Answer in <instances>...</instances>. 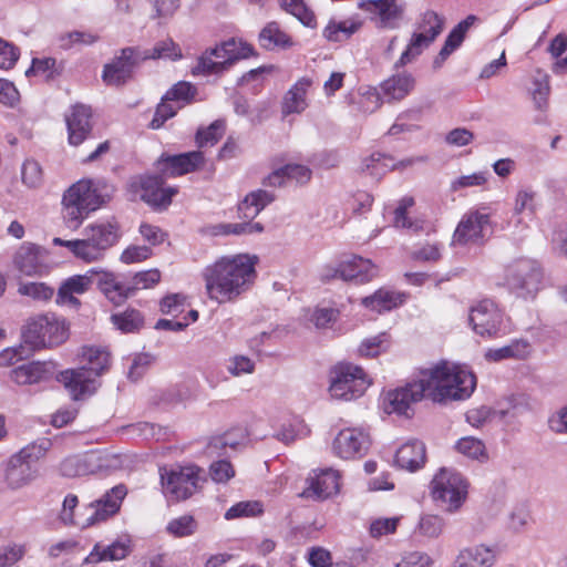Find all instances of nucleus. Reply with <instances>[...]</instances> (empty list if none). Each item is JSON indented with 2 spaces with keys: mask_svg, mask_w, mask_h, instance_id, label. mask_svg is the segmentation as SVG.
<instances>
[{
  "mask_svg": "<svg viewBox=\"0 0 567 567\" xmlns=\"http://www.w3.org/2000/svg\"><path fill=\"white\" fill-rule=\"evenodd\" d=\"M126 493L127 491L124 485L114 486L101 499L85 508L87 512L85 517H82V515L75 516L74 509L79 504L78 497L73 494H68L63 501L59 517L64 525H76L82 528L92 526L116 514Z\"/></svg>",
  "mask_w": 567,
  "mask_h": 567,
  "instance_id": "nucleus-4",
  "label": "nucleus"
},
{
  "mask_svg": "<svg viewBox=\"0 0 567 567\" xmlns=\"http://www.w3.org/2000/svg\"><path fill=\"white\" fill-rule=\"evenodd\" d=\"M476 386L475 375L465 368L442 361L421 370L416 379L404 386L389 391L383 399L386 413L411 416L412 405L423 398L443 403L470 398Z\"/></svg>",
  "mask_w": 567,
  "mask_h": 567,
  "instance_id": "nucleus-1",
  "label": "nucleus"
},
{
  "mask_svg": "<svg viewBox=\"0 0 567 567\" xmlns=\"http://www.w3.org/2000/svg\"><path fill=\"white\" fill-rule=\"evenodd\" d=\"M204 163V155L199 151L179 155L162 157L158 169L169 176H179L197 169Z\"/></svg>",
  "mask_w": 567,
  "mask_h": 567,
  "instance_id": "nucleus-23",
  "label": "nucleus"
},
{
  "mask_svg": "<svg viewBox=\"0 0 567 567\" xmlns=\"http://www.w3.org/2000/svg\"><path fill=\"white\" fill-rule=\"evenodd\" d=\"M436 38L426 32L413 33L409 45L402 52L400 59L394 63V68L399 69L415 60Z\"/></svg>",
  "mask_w": 567,
  "mask_h": 567,
  "instance_id": "nucleus-37",
  "label": "nucleus"
},
{
  "mask_svg": "<svg viewBox=\"0 0 567 567\" xmlns=\"http://www.w3.org/2000/svg\"><path fill=\"white\" fill-rule=\"evenodd\" d=\"M42 169L38 162L28 159L22 165V182L31 188L42 184Z\"/></svg>",
  "mask_w": 567,
  "mask_h": 567,
  "instance_id": "nucleus-64",
  "label": "nucleus"
},
{
  "mask_svg": "<svg viewBox=\"0 0 567 567\" xmlns=\"http://www.w3.org/2000/svg\"><path fill=\"white\" fill-rule=\"evenodd\" d=\"M536 196V192L530 186L518 188L514 197V215H522L525 212L532 215L535 214L537 209Z\"/></svg>",
  "mask_w": 567,
  "mask_h": 567,
  "instance_id": "nucleus-47",
  "label": "nucleus"
},
{
  "mask_svg": "<svg viewBox=\"0 0 567 567\" xmlns=\"http://www.w3.org/2000/svg\"><path fill=\"white\" fill-rule=\"evenodd\" d=\"M182 105H175L171 101H164V96L155 109L153 120L150 123V127L153 130L161 128L166 121L174 117Z\"/></svg>",
  "mask_w": 567,
  "mask_h": 567,
  "instance_id": "nucleus-58",
  "label": "nucleus"
},
{
  "mask_svg": "<svg viewBox=\"0 0 567 567\" xmlns=\"http://www.w3.org/2000/svg\"><path fill=\"white\" fill-rule=\"evenodd\" d=\"M225 132V122L214 121L208 127L199 128L196 133V143L199 147L213 146L223 137Z\"/></svg>",
  "mask_w": 567,
  "mask_h": 567,
  "instance_id": "nucleus-51",
  "label": "nucleus"
},
{
  "mask_svg": "<svg viewBox=\"0 0 567 567\" xmlns=\"http://www.w3.org/2000/svg\"><path fill=\"white\" fill-rule=\"evenodd\" d=\"M167 532L175 537H186L193 535L197 529V523L192 515H183L172 519L167 527Z\"/></svg>",
  "mask_w": 567,
  "mask_h": 567,
  "instance_id": "nucleus-56",
  "label": "nucleus"
},
{
  "mask_svg": "<svg viewBox=\"0 0 567 567\" xmlns=\"http://www.w3.org/2000/svg\"><path fill=\"white\" fill-rule=\"evenodd\" d=\"M275 195L265 189L252 190L239 203L238 212L241 218L254 219L270 203Z\"/></svg>",
  "mask_w": 567,
  "mask_h": 567,
  "instance_id": "nucleus-35",
  "label": "nucleus"
},
{
  "mask_svg": "<svg viewBox=\"0 0 567 567\" xmlns=\"http://www.w3.org/2000/svg\"><path fill=\"white\" fill-rule=\"evenodd\" d=\"M370 436L358 427L341 430L333 441L334 453L344 460L362 457L370 447Z\"/></svg>",
  "mask_w": 567,
  "mask_h": 567,
  "instance_id": "nucleus-16",
  "label": "nucleus"
},
{
  "mask_svg": "<svg viewBox=\"0 0 567 567\" xmlns=\"http://www.w3.org/2000/svg\"><path fill=\"white\" fill-rule=\"evenodd\" d=\"M18 292L35 301H49L54 296V288L45 282H20Z\"/></svg>",
  "mask_w": 567,
  "mask_h": 567,
  "instance_id": "nucleus-50",
  "label": "nucleus"
},
{
  "mask_svg": "<svg viewBox=\"0 0 567 567\" xmlns=\"http://www.w3.org/2000/svg\"><path fill=\"white\" fill-rule=\"evenodd\" d=\"M145 61L150 59H169L173 61L182 59V50L172 39L157 42L151 50H142Z\"/></svg>",
  "mask_w": 567,
  "mask_h": 567,
  "instance_id": "nucleus-42",
  "label": "nucleus"
},
{
  "mask_svg": "<svg viewBox=\"0 0 567 567\" xmlns=\"http://www.w3.org/2000/svg\"><path fill=\"white\" fill-rule=\"evenodd\" d=\"M455 449L458 453L473 460H485L487 457L485 444L473 436H465L458 440Z\"/></svg>",
  "mask_w": 567,
  "mask_h": 567,
  "instance_id": "nucleus-52",
  "label": "nucleus"
},
{
  "mask_svg": "<svg viewBox=\"0 0 567 567\" xmlns=\"http://www.w3.org/2000/svg\"><path fill=\"white\" fill-rule=\"evenodd\" d=\"M103 204V198L90 179L71 185L62 197V214L70 229H78L90 213Z\"/></svg>",
  "mask_w": 567,
  "mask_h": 567,
  "instance_id": "nucleus-5",
  "label": "nucleus"
},
{
  "mask_svg": "<svg viewBox=\"0 0 567 567\" xmlns=\"http://www.w3.org/2000/svg\"><path fill=\"white\" fill-rule=\"evenodd\" d=\"M414 205V199L412 197H403L398 207L394 210V219L393 224L396 228H406L413 231H419L422 227L417 223L411 221L406 212L410 207Z\"/></svg>",
  "mask_w": 567,
  "mask_h": 567,
  "instance_id": "nucleus-55",
  "label": "nucleus"
},
{
  "mask_svg": "<svg viewBox=\"0 0 567 567\" xmlns=\"http://www.w3.org/2000/svg\"><path fill=\"white\" fill-rule=\"evenodd\" d=\"M532 522V514L529 506L525 503H519L513 506L506 519V528L515 534L523 533L527 529Z\"/></svg>",
  "mask_w": 567,
  "mask_h": 567,
  "instance_id": "nucleus-40",
  "label": "nucleus"
},
{
  "mask_svg": "<svg viewBox=\"0 0 567 567\" xmlns=\"http://www.w3.org/2000/svg\"><path fill=\"white\" fill-rule=\"evenodd\" d=\"M404 300V293L380 288L373 295L364 297L361 302L365 308L381 313L396 308L402 305Z\"/></svg>",
  "mask_w": 567,
  "mask_h": 567,
  "instance_id": "nucleus-33",
  "label": "nucleus"
},
{
  "mask_svg": "<svg viewBox=\"0 0 567 567\" xmlns=\"http://www.w3.org/2000/svg\"><path fill=\"white\" fill-rule=\"evenodd\" d=\"M247 439L244 429H233L226 433L210 439L206 446V453L210 457H220L228 455L227 450L236 451Z\"/></svg>",
  "mask_w": 567,
  "mask_h": 567,
  "instance_id": "nucleus-30",
  "label": "nucleus"
},
{
  "mask_svg": "<svg viewBox=\"0 0 567 567\" xmlns=\"http://www.w3.org/2000/svg\"><path fill=\"white\" fill-rule=\"evenodd\" d=\"M360 23L344 20L340 22L331 21L323 30L327 40L340 42L349 39L359 28Z\"/></svg>",
  "mask_w": 567,
  "mask_h": 567,
  "instance_id": "nucleus-45",
  "label": "nucleus"
},
{
  "mask_svg": "<svg viewBox=\"0 0 567 567\" xmlns=\"http://www.w3.org/2000/svg\"><path fill=\"white\" fill-rule=\"evenodd\" d=\"M388 347L389 340L386 333H380L375 337L363 340L358 351L360 355L363 357H375L380 352L386 350Z\"/></svg>",
  "mask_w": 567,
  "mask_h": 567,
  "instance_id": "nucleus-62",
  "label": "nucleus"
},
{
  "mask_svg": "<svg viewBox=\"0 0 567 567\" xmlns=\"http://www.w3.org/2000/svg\"><path fill=\"white\" fill-rule=\"evenodd\" d=\"M378 267L369 259L360 256H351L341 260L337 267H328L324 269L323 278H340L344 281L357 280L359 282H368L378 276Z\"/></svg>",
  "mask_w": 567,
  "mask_h": 567,
  "instance_id": "nucleus-14",
  "label": "nucleus"
},
{
  "mask_svg": "<svg viewBox=\"0 0 567 567\" xmlns=\"http://www.w3.org/2000/svg\"><path fill=\"white\" fill-rule=\"evenodd\" d=\"M111 321L118 330L125 333L138 331L144 324L143 316L136 309H127L123 312L114 313L111 316Z\"/></svg>",
  "mask_w": 567,
  "mask_h": 567,
  "instance_id": "nucleus-41",
  "label": "nucleus"
},
{
  "mask_svg": "<svg viewBox=\"0 0 567 567\" xmlns=\"http://www.w3.org/2000/svg\"><path fill=\"white\" fill-rule=\"evenodd\" d=\"M258 258L248 254L224 256L203 270L207 297L217 303L237 300L254 286Z\"/></svg>",
  "mask_w": 567,
  "mask_h": 567,
  "instance_id": "nucleus-2",
  "label": "nucleus"
},
{
  "mask_svg": "<svg viewBox=\"0 0 567 567\" xmlns=\"http://www.w3.org/2000/svg\"><path fill=\"white\" fill-rule=\"evenodd\" d=\"M186 307V297L182 293L167 295L161 300L159 308L162 313L177 317L184 312Z\"/></svg>",
  "mask_w": 567,
  "mask_h": 567,
  "instance_id": "nucleus-63",
  "label": "nucleus"
},
{
  "mask_svg": "<svg viewBox=\"0 0 567 567\" xmlns=\"http://www.w3.org/2000/svg\"><path fill=\"white\" fill-rule=\"evenodd\" d=\"M83 241L87 251V262L100 260L105 250L120 238L118 227L111 221L93 223L83 230Z\"/></svg>",
  "mask_w": 567,
  "mask_h": 567,
  "instance_id": "nucleus-12",
  "label": "nucleus"
},
{
  "mask_svg": "<svg viewBox=\"0 0 567 567\" xmlns=\"http://www.w3.org/2000/svg\"><path fill=\"white\" fill-rule=\"evenodd\" d=\"M477 18L473 14L467 16L449 33L443 48L441 49L442 59H447L449 55L456 50L463 42L466 32L475 23Z\"/></svg>",
  "mask_w": 567,
  "mask_h": 567,
  "instance_id": "nucleus-39",
  "label": "nucleus"
},
{
  "mask_svg": "<svg viewBox=\"0 0 567 567\" xmlns=\"http://www.w3.org/2000/svg\"><path fill=\"white\" fill-rule=\"evenodd\" d=\"M260 45L267 50L275 48H288L291 39L278 25L277 22L267 23L259 33Z\"/></svg>",
  "mask_w": 567,
  "mask_h": 567,
  "instance_id": "nucleus-38",
  "label": "nucleus"
},
{
  "mask_svg": "<svg viewBox=\"0 0 567 567\" xmlns=\"http://www.w3.org/2000/svg\"><path fill=\"white\" fill-rule=\"evenodd\" d=\"M391 157H388L380 153H375L371 154L369 157L362 161L360 169L362 173H367L371 177L379 179L388 171L393 169L395 167V165L391 164Z\"/></svg>",
  "mask_w": 567,
  "mask_h": 567,
  "instance_id": "nucleus-43",
  "label": "nucleus"
},
{
  "mask_svg": "<svg viewBox=\"0 0 567 567\" xmlns=\"http://www.w3.org/2000/svg\"><path fill=\"white\" fill-rule=\"evenodd\" d=\"M99 40V35L89 31H72L60 37V47L70 49L75 44L91 45Z\"/></svg>",
  "mask_w": 567,
  "mask_h": 567,
  "instance_id": "nucleus-60",
  "label": "nucleus"
},
{
  "mask_svg": "<svg viewBox=\"0 0 567 567\" xmlns=\"http://www.w3.org/2000/svg\"><path fill=\"white\" fill-rule=\"evenodd\" d=\"M84 365L62 371L59 381L64 384L74 400L90 394L94 390L95 378L100 377L110 364V354L97 347H83L81 351Z\"/></svg>",
  "mask_w": 567,
  "mask_h": 567,
  "instance_id": "nucleus-3",
  "label": "nucleus"
},
{
  "mask_svg": "<svg viewBox=\"0 0 567 567\" xmlns=\"http://www.w3.org/2000/svg\"><path fill=\"white\" fill-rule=\"evenodd\" d=\"M496 556L494 546L472 545L460 550L454 560V567H493Z\"/></svg>",
  "mask_w": 567,
  "mask_h": 567,
  "instance_id": "nucleus-24",
  "label": "nucleus"
},
{
  "mask_svg": "<svg viewBox=\"0 0 567 567\" xmlns=\"http://www.w3.org/2000/svg\"><path fill=\"white\" fill-rule=\"evenodd\" d=\"M95 284L101 293L114 306H121L133 297L128 280H122L112 271L95 269Z\"/></svg>",
  "mask_w": 567,
  "mask_h": 567,
  "instance_id": "nucleus-19",
  "label": "nucleus"
},
{
  "mask_svg": "<svg viewBox=\"0 0 567 567\" xmlns=\"http://www.w3.org/2000/svg\"><path fill=\"white\" fill-rule=\"evenodd\" d=\"M489 229V215L473 210L464 215L458 223L454 235L455 245L481 244Z\"/></svg>",
  "mask_w": 567,
  "mask_h": 567,
  "instance_id": "nucleus-15",
  "label": "nucleus"
},
{
  "mask_svg": "<svg viewBox=\"0 0 567 567\" xmlns=\"http://www.w3.org/2000/svg\"><path fill=\"white\" fill-rule=\"evenodd\" d=\"M53 364L51 362H30L10 371V378L19 385L35 384L51 379Z\"/></svg>",
  "mask_w": 567,
  "mask_h": 567,
  "instance_id": "nucleus-26",
  "label": "nucleus"
},
{
  "mask_svg": "<svg viewBox=\"0 0 567 567\" xmlns=\"http://www.w3.org/2000/svg\"><path fill=\"white\" fill-rule=\"evenodd\" d=\"M370 382L360 367L339 364L334 368L329 388L332 398L351 401L363 395Z\"/></svg>",
  "mask_w": 567,
  "mask_h": 567,
  "instance_id": "nucleus-8",
  "label": "nucleus"
},
{
  "mask_svg": "<svg viewBox=\"0 0 567 567\" xmlns=\"http://www.w3.org/2000/svg\"><path fill=\"white\" fill-rule=\"evenodd\" d=\"M161 176H143L140 178L141 199L154 208H166L172 203V197L177 193L176 188L163 187Z\"/></svg>",
  "mask_w": 567,
  "mask_h": 567,
  "instance_id": "nucleus-20",
  "label": "nucleus"
},
{
  "mask_svg": "<svg viewBox=\"0 0 567 567\" xmlns=\"http://www.w3.org/2000/svg\"><path fill=\"white\" fill-rule=\"evenodd\" d=\"M425 462V446L420 441L403 444L395 454V464L403 470L414 472Z\"/></svg>",
  "mask_w": 567,
  "mask_h": 567,
  "instance_id": "nucleus-32",
  "label": "nucleus"
},
{
  "mask_svg": "<svg viewBox=\"0 0 567 567\" xmlns=\"http://www.w3.org/2000/svg\"><path fill=\"white\" fill-rule=\"evenodd\" d=\"M161 280V272L158 269H148L145 271L136 272L130 280V288L132 296L138 290L148 289L157 285Z\"/></svg>",
  "mask_w": 567,
  "mask_h": 567,
  "instance_id": "nucleus-54",
  "label": "nucleus"
},
{
  "mask_svg": "<svg viewBox=\"0 0 567 567\" xmlns=\"http://www.w3.org/2000/svg\"><path fill=\"white\" fill-rule=\"evenodd\" d=\"M281 7L285 11L296 17L303 25L309 28L316 27L315 13L302 0H281Z\"/></svg>",
  "mask_w": 567,
  "mask_h": 567,
  "instance_id": "nucleus-48",
  "label": "nucleus"
},
{
  "mask_svg": "<svg viewBox=\"0 0 567 567\" xmlns=\"http://www.w3.org/2000/svg\"><path fill=\"white\" fill-rule=\"evenodd\" d=\"M159 473L163 491L172 501L186 499L198 487L199 470L195 466L161 468Z\"/></svg>",
  "mask_w": 567,
  "mask_h": 567,
  "instance_id": "nucleus-9",
  "label": "nucleus"
},
{
  "mask_svg": "<svg viewBox=\"0 0 567 567\" xmlns=\"http://www.w3.org/2000/svg\"><path fill=\"white\" fill-rule=\"evenodd\" d=\"M210 54H214L215 59L226 62L225 65L228 70L236 61L252 55L254 49L245 42L229 39L220 45L210 49Z\"/></svg>",
  "mask_w": 567,
  "mask_h": 567,
  "instance_id": "nucleus-31",
  "label": "nucleus"
},
{
  "mask_svg": "<svg viewBox=\"0 0 567 567\" xmlns=\"http://www.w3.org/2000/svg\"><path fill=\"white\" fill-rule=\"evenodd\" d=\"M91 116L90 106L84 104H76L71 109L65 116L70 144L79 145L89 136L92 130Z\"/></svg>",
  "mask_w": 567,
  "mask_h": 567,
  "instance_id": "nucleus-22",
  "label": "nucleus"
},
{
  "mask_svg": "<svg viewBox=\"0 0 567 567\" xmlns=\"http://www.w3.org/2000/svg\"><path fill=\"white\" fill-rule=\"evenodd\" d=\"M14 267L24 276H44L50 267L47 251L34 244H23L13 257Z\"/></svg>",
  "mask_w": 567,
  "mask_h": 567,
  "instance_id": "nucleus-17",
  "label": "nucleus"
},
{
  "mask_svg": "<svg viewBox=\"0 0 567 567\" xmlns=\"http://www.w3.org/2000/svg\"><path fill=\"white\" fill-rule=\"evenodd\" d=\"M360 7L372 13L380 27L391 29L398 27L404 10L396 0H367Z\"/></svg>",
  "mask_w": 567,
  "mask_h": 567,
  "instance_id": "nucleus-21",
  "label": "nucleus"
},
{
  "mask_svg": "<svg viewBox=\"0 0 567 567\" xmlns=\"http://www.w3.org/2000/svg\"><path fill=\"white\" fill-rule=\"evenodd\" d=\"M532 351L533 347L529 341L516 339L502 348L488 349L485 353V359L493 362L506 359L525 360L530 355Z\"/></svg>",
  "mask_w": 567,
  "mask_h": 567,
  "instance_id": "nucleus-34",
  "label": "nucleus"
},
{
  "mask_svg": "<svg viewBox=\"0 0 567 567\" xmlns=\"http://www.w3.org/2000/svg\"><path fill=\"white\" fill-rule=\"evenodd\" d=\"M339 491V474L338 472L328 468L321 471L318 475L310 480V486L303 491L302 495L307 497H315L317 499H324Z\"/></svg>",
  "mask_w": 567,
  "mask_h": 567,
  "instance_id": "nucleus-29",
  "label": "nucleus"
},
{
  "mask_svg": "<svg viewBox=\"0 0 567 567\" xmlns=\"http://www.w3.org/2000/svg\"><path fill=\"white\" fill-rule=\"evenodd\" d=\"M311 85L309 79H300L285 95L282 102V113L285 115L291 113H301L307 107V91Z\"/></svg>",
  "mask_w": 567,
  "mask_h": 567,
  "instance_id": "nucleus-36",
  "label": "nucleus"
},
{
  "mask_svg": "<svg viewBox=\"0 0 567 567\" xmlns=\"http://www.w3.org/2000/svg\"><path fill=\"white\" fill-rule=\"evenodd\" d=\"M22 337L33 349L56 347L69 338V327L54 313L41 315L28 321Z\"/></svg>",
  "mask_w": 567,
  "mask_h": 567,
  "instance_id": "nucleus-6",
  "label": "nucleus"
},
{
  "mask_svg": "<svg viewBox=\"0 0 567 567\" xmlns=\"http://www.w3.org/2000/svg\"><path fill=\"white\" fill-rule=\"evenodd\" d=\"M309 430L302 421L295 420L291 423L282 424L281 429L277 432L276 437L284 443L289 444L299 437L306 436Z\"/></svg>",
  "mask_w": 567,
  "mask_h": 567,
  "instance_id": "nucleus-61",
  "label": "nucleus"
},
{
  "mask_svg": "<svg viewBox=\"0 0 567 567\" xmlns=\"http://www.w3.org/2000/svg\"><path fill=\"white\" fill-rule=\"evenodd\" d=\"M130 553L131 547L127 540L117 539L109 545L99 542L84 558L83 564L95 565L102 561L122 560L127 557Z\"/></svg>",
  "mask_w": 567,
  "mask_h": 567,
  "instance_id": "nucleus-28",
  "label": "nucleus"
},
{
  "mask_svg": "<svg viewBox=\"0 0 567 567\" xmlns=\"http://www.w3.org/2000/svg\"><path fill=\"white\" fill-rule=\"evenodd\" d=\"M543 271L534 260H519L511 269L507 282L522 298H533L540 289Z\"/></svg>",
  "mask_w": 567,
  "mask_h": 567,
  "instance_id": "nucleus-11",
  "label": "nucleus"
},
{
  "mask_svg": "<svg viewBox=\"0 0 567 567\" xmlns=\"http://www.w3.org/2000/svg\"><path fill=\"white\" fill-rule=\"evenodd\" d=\"M430 488L434 502L446 512L454 513L465 502L468 484L461 473L442 467L431 481Z\"/></svg>",
  "mask_w": 567,
  "mask_h": 567,
  "instance_id": "nucleus-7",
  "label": "nucleus"
},
{
  "mask_svg": "<svg viewBox=\"0 0 567 567\" xmlns=\"http://www.w3.org/2000/svg\"><path fill=\"white\" fill-rule=\"evenodd\" d=\"M214 54H210V49L206 50L198 59L196 65L192 69L193 75H212L220 74L227 70L225 63L221 60L216 59Z\"/></svg>",
  "mask_w": 567,
  "mask_h": 567,
  "instance_id": "nucleus-46",
  "label": "nucleus"
},
{
  "mask_svg": "<svg viewBox=\"0 0 567 567\" xmlns=\"http://www.w3.org/2000/svg\"><path fill=\"white\" fill-rule=\"evenodd\" d=\"M38 476V470L28 465L17 455H12L7 464L4 481L10 489L17 491L33 482Z\"/></svg>",
  "mask_w": 567,
  "mask_h": 567,
  "instance_id": "nucleus-27",
  "label": "nucleus"
},
{
  "mask_svg": "<svg viewBox=\"0 0 567 567\" xmlns=\"http://www.w3.org/2000/svg\"><path fill=\"white\" fill-rule=\"evenodd\" d=\"M95 284V268L84 275H74L63 280L56 292V303L78 309L81 301L78 295L85 293Z\"/></svg>",
  "mask_w": 567,
  "mask_h": 567,
  "instance_id": "nucleus-18",
  "label": "nucleus"
},
{
  "mask_svg": "<svg viewBox=\"0 0 567 567\" xmlns=\"http://www.w3.org/2000/svg\"><path fill=\"white\" fill-rule=\"evenodd\" d=\"M25 553V544L11 543L0 547V567L13 566L24 557Z\"/></svg>",
  "mask_w": 567,
  "mask_h": 567,
  "instance_id": "nucleus-59",
  "label": "nucleus"
},
{
  "mask_svg": "<svg viewBox=\"0 0 567 567\" xmlns=\"http://www.w3.org/2000/svg\"><path fill=\"white\" fill-rule=\"evenodd\" d=\"M264 512L262 504L257 501H245L233 505L225 513L226 519H235L239 517H254Z\"/></svg>",
  "mask_w": 567,
  "mask_h": 567,
  "instance_id": "nucleus-53",
  "label": "nucleus"
},
{
  "mask_svg": "<svg viewBox=\"0 0 567 567\" xmlns=\"http://www.w3.org/2000/svg\"><path fill=\"white\" fill-rule=\"evenodd\" d=\"M50 447L51 441L44 437L28 444L14 455H17L28 465L35 467V464L45 456Z\"/></svg>",
  "mask_w": 567,
  "mask_h": 567,
  "instance_id": "nucleus-44",
  "label": "nucleus"
},
{
  "mask_svg": "<svg viewBox=\"0 0 567 567\" xmlns=\"http://www.w3.org/2000/svg\"><path fill=\"white\" fill-rule=\"evenodd\" d=\"M445 522L437 515H423L417 524V530L422 536L429 538L439 537L444 529Z\"/></svg>",
  "mask_w": 567,
  "mask_h": 567,
  "instance_id": "nucleus-57",
  "label": "nucleus"
},
{
  "mask_svg": "<svg viewBox=\"0 0 567 567\" xmlns=\"http://www.w3.org/2000/svg\"><path fill=\"white\" fill-rule=\"evenodd\" d=\"M415 78L406 72H398L380 84L384 102H399L405 99L415 87Z\"/></svg>",
  "mask_w": 567,
  "mask_h": 567,
  "instance_id": "nucleus-25",
  "label": "nucleus"
},
{
  "mask_svg": "<svg viewBox=\"0 0 567 567\" xmlns=\"http://www.w3.org/2000/svg\"><path fill=\"white\" fill-rule=\"evenodd\" d=\"M145 61L138 48H124L111 63L104 65L103 81L107 85L120 86L132 78L134 69Z\"/></svg>",
  "mask_w": 567,
  "mask_h": 567,
  "instance_id": "nucleus-13",
  "label": "nucleus"
},
{
  "mask_svg": "<svg viewBox=\"0 0 567 567\" xmlns=\"http://www.w3.org/2000/svg\"><path fill=\"white\" fill-rule=\"evenodd\" d=\"M196 94V89L189 83L181 81L174 84L163 96L164 101H171L182 107L192 102Z\"/></svg>",
  "mask_w": 567,
  "mask_h": 567,
  "instance_id": "nucleus-49",
  "label": "nucleus"
},
{
  "mask_svg": "<svg viewBox=\"0 0 567 567\" xmlns=\"http://www.w3.org/2000/svg\"><path fill=\"white\" fill-rule=\"evenodd\" d=\"M468 321L473 331L481 337L494 338L506 332L504 315L489 299L481 300L471 307Z\"/></svg>",
  "mask_w": 567,
  "mask_h": 567,
  "instance_id": "nucleus-10",
  "label": "nucleus"
}]
</instances>
